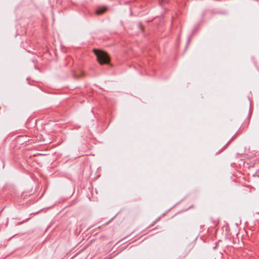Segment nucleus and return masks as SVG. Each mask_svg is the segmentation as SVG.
I'll list each match as a JSON object with an SVG mask.
<instances>
[{
    "label": "nucleus",
    "instance_id": "1",
    "mask_svg": "<svg viewBox=\"0 0 259 259\" xmlns=\"http://www.w3.org/2000/svg\"><path fill=\"white\" fill-rule=\"evenodd\" d=\"M93 52L96 55L97 60L100 64H108L109 63V58L105 52L97 49H94Z\"/></svg>",
    "mask_w": 259,
    "mask_h": 259
},
{
    "label": "nucleus",
    "instance_id": "2",
    "mask_svg": "<svg viewBox=\"0 0 259 259\" xmlns=\"http://www.w3.org/2000/svg\"><path fill=\"white\" fill-rule=\"evenodd\" d=\"M107 8L106 7L100 8L96 10V14L97 15H100L106 11Z\"/></svg>",
    "mask_w": 259,
    "mask_h": 259
},
{
    "label": "nucleus",
    "instance_id": "3",
    "mask_svg": "<svg viewBox=\"0 0 259 259\" xmlns=\"http://www.w3.org/2000/svg\"><path fill=\"white\" fill-rule=\"evenodd\" d=\"M161 2L163 3H167L168 0H160Z\"/></svg>",
    "mask_w": 259,
    "mask_h": 259
}]
</instances>
